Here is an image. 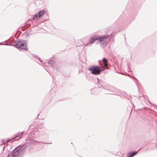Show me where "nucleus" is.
<instances>
[{
	"mask_svg": "<svg viewBox=\"0 0 157 157\" xmlns=\"http://www.w3.org/2000/svg\"><path fill=\"white\" fill-rule=\"evenodd\" d=\"M21 151V149L19 147L14 149L11 152V157H20L19 154Z\"/></svg>",
	"mask_w": 157,
	"mask_h": 157,
	"instance_id": "7ed1b4c3",
	"label": "nucleus"
},
{
	"mask_svg": "<svg viewBox=\"0 0 157 157\" xmlns=\"http://www.w3.org/2000/svg\"><path fill=\"white\" fill-rule=\"evenodd\" d=\"M99 36L97 35H94L91 36L90 40L89 42L90 43H92L95 41L99 40Z\"/></svg>",
	"mask_w": 157,
	"mask_h": 157,
	"instance_id": "423d86ee",
	"label": "nucleus"
},
{
	"mask_svg": "<svg viewBox=\"0 0 157 157\" xmlns=\"http://www.w3.org/2000/svg\"><path fill=\"white\" fill-rule=\"evenodd\" d=\"M100 67L98 66L90 67L89 69V70L92 71V73L94 75L99 74L101 71L100 70Z\"/></svg>",
	"mask_w": 157,
	"mask_h": 157,
	"instance_id": "f257e3e1",
	"label": "nucleus"
},
{
	"mask_svg": "<svg viewBox=\"0 0 157 157\" xmlns=\"http://www.w3.org/2000/svg\"><path fill=\"white\" fill-rule=\"evenodd\" d=\"M47 11L44 10H42L39 12L38 13L35 15L33 17L34 20H36L40 18L43 15L45 14Z\"/></svg>",
	"mask_w": 157,
	"mask_h": 157,
	"instance_id": "f03ea898",
	"label": "nucleus"
},
{
	"mask_svg": "<svg viewBox=\"0 0 157 157\" xmlns=\"http://www.w3.org/2000/svg\"><path fill=\"white\" fill-rule=\"evenodd\" d=\"M99 40L100 42L102 44L106 43L109 41L107 36H103L101 37L99 36Z\"/></svg>",
	"mask_w": 157,
	"mask_h": 157,
	"instance_id": "39448f33",
	"label": "nucleus"
},
{
	"mask_svg": "<svg viewBox=\"0 0 157 157\" xmlns=\"http://www.w3.org/2000/svg\"><path fill=\"white\" fill-rule=\"evenodd\" d=\"M137 152H133L130 154L129 157H132L133 156L136 155L137 154Z\"/></svg>",
	"mask_w": 157,
	"mask_h": 157,
	"instance_id": "6e6552de",
	"label": "nucleus"
},
{
	"mask_svg": "<svg viewBox=\"0 0 157 157\" xmlns=\"http://www.w3.org/2000/svg\"><path fill=\"white\" fill-rule=\"evenodd\" d=\"M16 46L17 48L23 49H25L27 48V46L25 44L20 41L17 42Z\"/></svg>",
	"mask_w": 157,
	"mask_h": 157,
	"instance_id": "20e7f679",
	"label": "nucleus"
},
{
	"mask_svg": "<svg viewBox=\"0 0 157 157\" xmlns=\"http://www.w3.org/2000/svg\"><path fill=\"white\" fill-rule=\"evenodd\" d=\"M107 60L105 58H103L102 60V62L104 63V65L105 67H107L108 65V64L107 62Z\"/></svg>",
	"mask_w": 157,
	"mask_h": 157,
	"instance_id": "0eeeda50",
	"label": "nucleus"
}]
</instances>
